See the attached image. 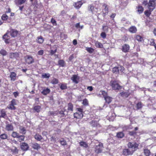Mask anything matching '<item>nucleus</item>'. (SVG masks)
<instances>
[{
	"label": "nucleus",
	"instance_id": "nucleus-39",
	"mask_svg": "<svg viewBox=\"0 0 156 156\" xmlns=\"http://www.w3.org/2000/svg\"><path fill=\"white\" fill-rule=\"evenodd\" d=\"M152 11H151V9L149 10H146L144 12L145 14L147 16H149L151 14V12Z\"/></svg>",
	"mask_w": 156,
	"mask_h": 156
},
{
	"label": "nucleus",
	"instance_id": "nucleus-57",
	"mask_svg": "<svg viewBox=\"0 0 156 156\" xmlns=\"http://www.w3.org/2000/svg\"><path fill=\"white\" fill-rule=\"evenodd\" d=\"M51 22L53 25H56L57 24L56 21L53 18L51 19Z\"/></svg>",
	"mask_w": 156,
	"mask_h": 156
},
{
	"label": "nucleus",
	"instance_id": "nucleus-55",
	"mask_svg": "<svg viewBox=\"0 0 156 156\" xmlns=\"http://www.w3.org/2000/svg\"><path fill=\"white\" fill-rule=\"evenodd\" d=\"M151 43L150 44L151 45H153L154 46V47H155V46H156V45L155 44V43L154 42V40L153 39H151V40L150 41Z\"/></svg>",
	"mask_w": 156,
	"mask_h": 156
},
{
	"label": "nucleus",
	"instance_id": "nucleus-52",
	"mask_svg": "<svg viewBox=\"0 0 156 156\" xmlns=\"http://www.w3.org/2000/svg\"><path fill=\"white\" fill-rule=\"evenodd\" d=\"M0 54L3 55H5L7 54V52L5 50L2 49L0 51Z\"/></svg>",
	"mask_w": 156,
	"mask_h": 156
},
{
	"label": "nucleus",
	"instance_id": "nucleus-1",
	"mask_svg": "<svg viewBox=\"0 0 156 156\" xmlns=\"http://www.w3.org/2000/svg\"><path fill=\"white\" fill-rule=\"evenodd\" d=\"M128 149H123V154L125 155H131L136 150L138 146V144L136 143L129 142L128 144Z\"/></svg>",
	"mask_w": 156,
	"mask_h": 156
},
{
	"label": "nucleus",
	"instance_id": "nucleus-50",
	"mask_svg": "<svg viewBox=\"0 0 156 156\" xmlns=\"http://www.w3.org/2000/svg\"><path fill=\"white\" fill-rule=\"evenodd\" d=\"M50 76L49 74L44 73L42 75V77L43 78H49Z\"/></svg>",
	"mask_w": 156,
	"mask_h": 156
},
{
	"label": "nucleus",
	"instance_id": "nucleus-13",
	"mask_svg": "<svg viewBox=\"0 0 156 156\" xmlns=\"http://www.w3.org/2000/svg\"><path fill=\"white\" fill-rule=\"evenodd\" d=\"M129 49V45L127 44H125L122 46V50L123 52H126L128 51Z\"/></svg>",
	"mask_w": 156,
	"mask_h": 156
},
{
	"label": "nucleus",
	"instance_id": "nucleus-22",
	"mask_svg": "<svg viewBox=\"0 0 156 156\" xmlns=\"http://www.w3.org/2000/svg\"><path fill=\"white\" fill-rule=\"evenodd\" d=\"M103 8H104V9L103 10V13L105 14H106L108 13V8L107 7V6L106 5L104 4L103 5Z\"/></svg>",
	"mask_w": 156,
	"mask_h": 156
},
{
	"label": "nucleus",
	"instance_id": "nucleus-20",
	"mask_svg": "<svg viewBox=\"0 0 156 156\" xmlns=\"http://www.w3.org/2000/svg\"><path fill=\"white\" fill-rule=\"evenodd\" d=\"M6 129L8 131H12L13 129V126L12 125L8 124L6 126Z\"/></svg>",
	"mask_w": 156,
	"mask_h": 156
},
{
	"label": "nucleus",
	"instance_id": "nucleus-54",
	"mask_svg": "<svg viewBox=\"0 0 156 156\" xmlns=\"http://www.w3.org/2000/svg\"><path fill=\"white\" fill-rule=\"evenodd\" d=\"M101 36L103 38H105L106 37V34L105 32H102L101 34Z\"/></svg>",
	"mask_w": 156,
	"mask_h": 156
},
{
	"label": "nucleus",
	"instance_id": "nucleus-8",
	"mask_svg": "<svg viewBox=\"0 0 156 156\" xmlns=\"http://www.w3.org/2000/svg\"><path fill=\"white\" fill-rule=\"evenodd\" d=\"M19 54L17 52L11 53H10L9 55V57L11 58L17 59L19 57Z\"/></svg>",
	"mask_w": 156,
	"mask_h": 156
},
{
	"label": "nucleus",
	"instance_id": "nucleus-59",
	"mask_svg": "<svg viewBox=\"0 0 156 156\" xmlns=\"http://www.w3.org/2000/svg\"><path fill=\"white\" fill-rule=\"evenodd\" d=\"M44 53V51L43 50H40L38 52V54L40 55H42Z\"/></svg>",
	"mask_w": 156,
	"mask_h": 156
},
{
	"label": "nucleus",
	"instance_id": "nucleus-18",
	"mask_svg": "<svg viewBox=\"0 0 156 156\" xmlns=\"http://www.w3.org/2000/svg\"><path fill=\"white\" fill-rule=\"evenodd\" d=\"M89 10L90 11L93 13H96L98 11V9L97 8H95L93 6L90 5L89 8Z\"/></svg>",
	"mask_w": 156,
	"mask_h": 156
},
{
	"label": "nucleus",
	"instance_id": "nucleus-64",
	"mask_svg": "<svg viewBox=\"0 0 156 156\" xmlns=\"http://www.w3.org/2000/svg\"><path fill=\"white\" fill-rule=\"evenodd\" d=\"M13 94L15 98H16L18 95V93L17 92H15L13 93Z\"/></svg>",
	"mask_w": 156,
	"mask_h": 156
},
{
	"label": "nucleus",
	"instance_id": "nucleus-16",
	"mask_svg": "<svg viewBox=\"0 0 156 156\" xmlns=\"http://www.w3.org/2000/svg\"><path fill=\"white\" fill-rule=\"evenodd\" d=\"M57 47L56 45H54L51 48L50 53L51 55L54 54L57 51Z\"/></svg>",
	"mask_w": 156,
	"mask_h": 156
},
{
	"label": "nucleus",
	"instance_id": "nucleus-60",
	"mask_svg": "<svg viewBox=\"0 0 156 156\" xmlns=\"http://www.w3.org/2000/svg\"><path fill=\"white\" fill-rule=\"evenodd\" d=\"M60 143L62 145H64L66 144V142L64 140H61Z\"/></svg>",
	"mask_w": 156,
	"mask_h": 156
},
{
	"label": "nucleus",
	"instance_id": "nucleus-62",
	"mask_svg": "<svg viewBox=\"0 0 156 156\" xmlns=\"http://www.w3.org/2000/svg\"><path fill=\"white\" fill-rule=\"evenodd\" d=\"M26 0H18V2L20 4H22L26 2Z\"/></svg>",
	"mask_w": 156,
	"mask_h": 156
},
{
	"label": "nucleus",
	"instance_id": "nucleus-47",
	"mask_svg": "<svg viewBox=\"0 0 156 156\" xmlns=\"http://www.w3.org/2000/svg\"><path fill=\"white\" fill-rule=\"evenodd\" d=\"M17 138H18L19 141L21 142L24 140V136L23 135L19 136Z\"/></svg>",
	"mask_w": 156,
	"mask_h": 156
},
{
	"label": "nucleus",
	"instance_id": "nucleus-41",
	"mask_svg": "<svg viewBox=\"0 0 156 156\" xmlns=\"http://www.w3.org/2000/svg\"><path fill=\"white\" fill-rule=\"evenodd\" d=\"M7 108L11 110H15L16 109V107L13 105L11 104L7 107Z\"/></svg>",
	"mask_w": 156,
	"mask_h": 156
},
{
	"label": "nucleus",
	"instance_id": "nucleus-53",
	"mask_svg": "<svg viewBox=\"0 0 156 156\" xmlns=\"http://www.w3.org/2000/svg\"><path fill=\"white\" fill-rule=\"evenodd\" d=\"M18 150L17 149V148L15 147L14 148V149H12V152L14 154H17L18 152Z\"/></svg>",
	"mask_w": 156,
	"mask_h": 156
},
{
	"label": "nucleus",
	"instance_id": "nucleus-37",
	"mask_svg": "<svg viewBox=\"0 0 156 156\" xmlns=\"http://www.w3.org/2000/svg\"><path fill=\"white\" fill-rule=\"evenodd\" d=\"M7 135L6 133H3L0 135V138L2 139H6L7 137Z\"/></svg>",
	"mask_w": 156,
	"mask_h": 156
},
{
	"label": "nucleus",
	"instance_id": "nucleus-51",
	"mask_svg": "<svg viewBox=\"0 0 156 156\" xmlns=\"http://www.w3.org/2000/svg\"><path fill=\"white\" fill-rule=\"evenodd\" d=\"M60 88L62 90L66 89L67 88V87L66 84H62L60 86Z\"/></svg>",
	"mask_w": 156,
	"mask_h": 156
},
{
	"label": "nucleus",
	"instance_id": "nucleus-38",
	"mask_svg": "<svg viewBox=\"0 0 156 156\" xmlns=\"http://www.w3.org/2000/svg\"><path fill=\"white\" fill-rule=\"evenodd\" d=\"M144 153L146 156H148L150 155V151L147 149H145L144 150Z\"/></svg>",
	"mask_w": 156,
	"mask_h": 156
},
{
	"label": "nucleus",
	"instance_id": "nucleus-45",
	"mask_svg": "<svg viewBox=\"0 0 156 156\" xmlns=\"http://www.w3.org/2000/svg\"><path fill=\"white\" fill-rule=\"evenodd\" d=\"M119 67H115L112 69V71L113 73H117L119 71Z\"/></svg>",
	"mask_w": 156,
	"mask_h": 156
},
{
	"label": "nucleus",
	"instance_id": "nucleus-7",
	"mask_svg": "<svg viewBox=\"0 0 156 156\" xmlns=\"http://www.w3.org/2000/svg\"><path fill=\"white\" fill-rule=\"evenodd\" d=\"M18 32L16 30L13 29H11L10 31H9V33H10L11 36L13 37L17 36Z\"/></svg>",
	"mask_w": 156,
	"mask_h": 156
},
{
	"label": "nucleus",
	"instance_id": "nucleus-28",
	"mask_svg": "<svg viewBox=\"0 0 156 156\" xmlns=\"http://www.w3.org/2000/svg\"><path fill=\"white\" fill-rule=\"evenodd\" d=\"M75 27L77 29H79V30L82 29L83 27V25H80V23H76L75 25Z\"/></svg>",
	"mask_w": 156,
	"mask_h": 156
},
{
	"label": "nucleus",
	"instance_id": "nucleus-4",
	"mask_svg": "<svg viewBox=\"0 0 156 156\" xmlns=\"http://www.w3.org/2000/svg\"><path fill=\"white\" fill-rule=\"evenodd\" d=\"M26 62L28 64H30L34 62V59L31 56L29 55H27L25 57Z\"/></svg>",
	"mask_w": 156,
	"mask_h": 156
},
{
	"label": "nucleus",
	"instance_id": "nucleus-40",
	"mask_svg": "<svg viewBox=\"0 0 156 156\" xmlns=\"http://www.w3.org/2000/svg\"><path fill=\"white\" fill-rule=\"evenodd\" d=\"M51 83L53 84H57L58 83V80L57 79L54 78L51 81Z\"/></svg>",
	"mask_w": 156,
	"mask_h": 156
},
{
	"label": "nucleus",
	"instance_id": "nucleus-12",
	"mask_svg": "<svg viewBox=\"0 0 156 156\" xmlns=\"http://www.w3.org/2000/svg\"><path fill=\"white\" fill-rule=\"evenodd\" d=\"M79 79L78 76L76 75H73L72 76L71 78V80L73 81L75 83L77 84L78 83V80Z\"/></svg>",
	"mask_w": 156,
	"mask_h": 156
},
{
	"label": "nucleus",
	"instance_id": "nucleus-23",
	"mask_svg": "<svg viewBox=\"0 0 156 156\" xmlns=\"http://www.w3.org/2000/svg\"><path fill=\"white\" fill-rule=\"evenodd\" d=\"M96 47L99 48H102L103 47V45L102 44L98 41H96L95 43Z\"/></svg>",
	"mask_w": 156,
	"mask_h": 156
},
{
	"label": "nucleus",
	"instance_id": "nucleus-34",
	"mask_svg": "<svg viewBox=\"0 0 156 156\" xmlns=\"http://www.w3.org/2000/svg\"><path fill=\"white\" fill-rule=\"evenodd\" d=\"M38 40H37V42L39 43L42 44L44 41V39L43 37L41 36L37 38Z\"/></svg>",
	"mask_w": 156,
	"mask_h": 156
},
{
	"label": "nucleus",
	"instance_id": "nucleus-25",
	"mask_svg": "<svg viewBox=\"0 0 156 156\" xmlns=\"http://www.w3.org/2000/svg\"><path fill=\"white\" fill-rule=\"evenodd\" d=\"M58 64L60 66L64 67L65 66V62L64 60H60L58 61Z\"/></svg>",
	"mask_w": 156,
	"mask_h": 156
},
{
	"label": "nucleus",
	"instance_id": "nucleus-36",
	"mask_svg": "<svg viewBox=\"0 0 156 156\" xmlns=\"http://www.w3.org/2000/svg\"><path fill=\"white\" fill-rule=\"evenodd\" d=\"M34 109L37 112H39L41 110V107L39 106H37L34 107Z\"/></svg>",
	"mask_w": 156,
	"mask_h": 156
},
{
	"label": "nucleus",
	"instance_id": "nucleus-5",
	"mask_svg": "<svg viewBox=\"0 0 156 156\" xmlns=\"http://www.w3.org/2000/svg\"><path fill=\"white\" fill-rule=\"evenodd\" d=\"M103 147V145L102 143H99V144L96 146L95 152L99 153H101L102 151V148Z\"/></svg>",
	"mask_w": 156,
	"mask_h": 156
},
{
	"label": "nucleus",
	"instance_id": "nucleus-6",
	"mask_svg": "<svg viewBox=\"0 0 156 156\" xmlns=\"http://www.w3.org/2000/svg\"><path fill=\"white\" fill-rule=\"evenodd\" d=\"M9 33V31H8L6 34L3 36V38L5 42L6 43H9L10 42V37L7 34Z\"/></svg>",
	"mask_w": 156,
	"mask_h": 156
},
{
	"label": "nucleus",
	"instance_id": "nucleus-56",
	"mask_svg": "<svg viewBox=\"0 0 156 156\" xmlns=\"http://www.w3.org/2000/svg\"><path fill=\"white\" fill-rule=\"evenodd\" d=\"M11 103L14 105H16L17 104L16 101V100L13 99L11 102Z\"/></svg>",
	"mask_w": 156,
	"mask_h": 156
},
{
	"label": "nucleus",
	"instance_id": "nucleus-11",
	"mask_svg": "<svg viewBox=\"0 0 156 156\" xmlns=\"http://www.w3.org/2000/svg\"><path fill=\"white\" fill-rule=\"evenodd\" d=\"M20 147L21 149L23 151H27L29 148L28 145L25 143H22Z\"/></svg>",
	"mask_w": 156,
	"mask_h": 156
},
{
	"label": "nucleus",
	"instance_id": "nucleus-43",
	"mask_svg": "<svg viewBox=\"0 0 156 156\" xmlns=\"http://www.w3.org/2000/svg\"><path fill=\"white\" fill-rule=\"evenodd\" d=\"M102 30L104 32H107L108 31V27L107 26H103L102 27Z\"/></svg>",
	"mask_w": 156,
	"mask_h": 156
},
{
	"label": "nucleus",
	"instance_id": "nucleus-33",
	"mask_svg": "<svg viewBox=\"0 0 156 156\" xmlns=\"http://www.w3.org/2000/svg\"><path fill=\"white\" fill-rule=\"evenodd\" d=\"M34 138L38 140H40L42 139L41 136L38 134H36L34 136Z\"/></svg>",
	"mask_w": 156,
	"mask_h": 156
},
{
	"label": "nucleus",
	"instance_id": "nucleus-49",
	"mask_svg": "<svg viewBox=\"0 0 156 156\" xmlns=\"http://www.w3.org/2000/svg\"><path fill=\"white\" fill-rule=\"evenodd\" d=\"M1 116L2 117H4L6 115L4 109H2L1 111Z\"/></svg>",
	"mask_w": 156,
	"mask_h": 156
},
{
	"label": "nucleus",
	"instance_id": "nucleus-63",
	"mask_svg": "<svg viewBox=\"0 0 156 156\" xmlns=\"http://www.w3.org/2000/svg\"><path fill=\"white\" fill-rule=\"evenodd\" d=\"M77 112L82 113L83 112V109L81 108H77Z\"/></svg>",
	"mask_w": 156,
	"mask_h": 156
},
{
	"label": "nucleus",
	"instance_id": "nucleus-35",
	"mask_svg": "<svg viewBox=\"0 0 156 156\" xmlns=\"http://www.w3.org/2000/svg\"><path fill=\"white\" fill-rule=\"evenodd\" d=\"M100 94L103 95V97L104 98H105V97H107L108 95H107V93L105 92L104 90H101L100 92Z\"/></svg>",
	"mask_w": 156,
	"mask_h": 156
},
{
	"label": "nucleus",
	"instance_id": "nucleus-32",
	"mask_svg": "<svg viewBox=\"0 0 156 156\" xmlns=\"http://www.w3.org/2000/svg\"><path fill=\"white\" fill-rule=\"evenodd\" d=\"M91 126L93 127L97 126L99 125L96 121H92L90 122Z\"/></svg>",
	"mask_w": 156,
	"mask_h": 156
},
{
	"label": "nucleus",
	"instance_id": "nucleus-21",
	"mask_svg": "<svg viewBox=\"0 0 156 156\" xmlns=\"http://www.w3.org/2000/svg\"><path fill=\"white\" fill-rule=\"evenodd\" d=\"M137 9V11L140 14L142 13L144 11L143 8L141 5H138Z\"/></svg>",
	"mask_w": 156,
	"mask_h": 156
},
{
	"label": "nucleus",
	"instance_id": "nucleus-44",
	"mask_svg": "<svg viewBox=\"0 0 156 156\" xmlns=\"http://www.w3.org/2000/svg\"><path fill=\"white\" fill-rule=\"evenodd\" d=\"M8 18V16L6 14H3L2 16V19L3 20H6Z\"/></svg>",
	"mask_w": 156,
	"mask_h": 156
},
{
	"label": "nucleus",
	"instance_id": "nucleus-19",
	"mask_svg": "<svg viewBox=\"0 0 156 156\" xmlns=\"http://www.w3.org/2000/svg\"><path fill=\"white\" fill-rule=\"evenodd\" d=\"M32 147L35 149L38 150L40 148V145L37 143L32 144Z\"/></svg>",
	"mask_w": 156,
	"mask_h": 156
},
{
	"label": "nucleus",
	"instance_id": "nucleus-24",
	"mask_svg": "<svg viewBox=\"0 0 156 156\" xmlns=\"http://www.w3.org/2000/svg\"><path fill=\"white\" fill-rule=\"evenodd\" d=\"M80 146L86 148L88 146L86 142L84 141H81L80 142Z\"/></svg>",
	"mask_w": 156,
	"mask_h": 156
},
{
	"label": "nucleus",
	"instance_id": "nucleus-9",
	"mask_svg": "<svg viewBox=\"0 0 156 156\" xmlns=\"http://www.w3.org/2000/svg\"><path fill=\"white\" fill-rule=\"evenodd\" d=\"M74 116L75 118L80 119L82 118L83 116V113L77 112L74 114Z\"/></svg>",
	"mask_w": 156,
	"mask_h": 156
},
{
	"label": "nucleus",
	"instance_id": "nucleus-30",
	"mask_svg": "<svg viewBox=\"0 0 156 156\" xmlns=\"http://www.w3.org/2000/svg\"><path fill=\"white\" fill-rule=\"evenodd\" d=\"M20 132L22 134H25L26 133V129L24 127L20 126Z\"/></svg>",
	"mask_w": 156,
	"mask_h": 156
},
{
	"label": "nucleus",
	"instance_id": "nucleus-58",
	"mask_svg": "<svg viewBox=\"0 0 156 156\" xmlns=\"http://www.w3.org/2000/svg\"><path fill=\"white\" fill-rule=\"evenodd\" d=\"M142 107V105L141 102H139L137 104V107L138 109L141 108Z\"/></svg>",
	"mask_w": 156,
	"mask_h": 156
},
{
	"label": "nucleus",
	"instance_id": "nucleus-14",
	"mask_svg": "<svg viewBox=\"0 0 156 156\" xmlns=\"http://www.w3.org/2000/svg\"><path fill=\"white\" fill-rule=\"evenodd\" d=\"M83 3L81 1H79L73 4L74 6L77 9H79Z\"/></svg>",
	"mask_w": 156,
	"mask_h": 156
},
{
	"label": "nucleus",
	"instance_id": "nucleus-42",
	"mask_svg": "<svg viewBox=\"0 0 156 156\" xmlns=\"http://www.w3.org/2000/svg\"><path fill=\"white\" fill-rule=\"evenodd\" d=\"M82 104L85 106H87L88 105V100L85 98L83 100Z\"/></svg>",
	"mask_w": 156,
	"mask_h": 156
},
{
	"label": "nucleus",
	"instance_id": "nucleus-46",
	"mask_svg": "<svg viewBox=\"0 0 156 156\" xmlns=\"http://www.w3.org/2000/svg\"><path fill=\"white\" fill-rule=\"evenodd\" d=\"M124 136L123 133L122 132H120L117 133V136L119 138H122Z\"/></svg>",
	"mask_w": 156,
	"mask_h": 156
},
{
	"label": "nucleus",
	"instance_id": "nucleus-26",
	"mask_svg": "<svg viewBox=\"0 0 156 156\" xmlns=\"http://www.w3.org/2000/svg\"><path fill=\"white\" fill-rule=\"evenodd\" d=\"M136 38L138 41H141L143 40V37L140 35H136Z\"/></svg>",
	"mask_w": 156,
	"mask_h": 156
},
{
	"label": "nucleus",
	"instance_id": "nucleus-2",
	"mask_svg": "<svg viewBox=\"0 0 156 156\" xmlns=\"http://www.w3.org/2000/svg\"><path fill=\"white\" fill-rule=\"evenodd\" d=\"M110 86L114 90H119L121 89L122 87L115 81H112L110 82Z\"/></svg>",
	"mask_w": 156,
	"mask_h": 156
},
{
	"label": "nucleus",
	"instance_id": "nucleus-31",
	"mask_svg": "<svg viewBox=\"0 0 156 156\" xmlns=\"http://www.w3.org/2000/svg\"><path fill=\"white\" fill-rule=\"evenodd\" d=\"M86 49L89 53H93L94 51V49L91 48L87 47Z\"/></svg>",
	"mask_w": 156,
	"mask_h": 156
},
{
	"label": "nucleus",
	"instance_id": "nucleus-61",
	"mask_svg": "<svg viewBox=\"0 0 156 156\" xmlns=\"http://www.w3.org/2000/svg\"><path fill=\"white\" fill-rule=\"evenodd\" d=\"M120 94L123 97L126 96V97H128V95H127V94L126 93L124 92H122L121 93H120Z\"/></svg>",
	"mask_w": 156,
	"mask_h": 156
},
{
	"label": "nucleus",
	"instance_id": "nucleus-17",
	"mask_svg": "<svg viewBox=\"0 0 156 156\" xmlns=\"http://www.w3.org/2000/svg\"><path fill=\"white\" fill-rule=\"evenodd\" d=\"M137 30L136 27L134 26H131L129 29V31L132 33H136Z\"/></svg>",
	"mask_w": 156,
	"mask_h": 156
},
{
	"label": "nucleus",
	"instance_id": "nucleus-48",
	"mask_svg": "<svg viewBox=\"0 0 156 156\" xmlns=\"http://www.w3.org/2000/svg\"><path fill=\"white\" fill-rule=\"evenodd\" d=\"M12 136L14 138L18 137L19 136V134L16 132H13L12 133Z\"/></svg>",
	"mask_w": 156,
	"mask_h": 156
},
{
	"label": "nucleus",
	"instance_id": "nucleus-3",
	"mask_svg": "<svg viewBox=\"0 0 156 156\" xmlns=\"http://www.w3.org/2000/svg\"><path fill=\"white\" fill-rule=\"evenodd\" d=\"M155 0H150L148 3L147 8L153 11L155 8Z\"/></svg>",
	"mask_w": 156,
	"mask_h": 156
},
{
	"label": "nucleus",
	"instance_id": "nucleus-29",
	"mask_svg": "<svg viewBox=\"0 0 156 156\" xmlns=\"http://www.w3.org/2000/svg\"><path fill=\"white\" fill-rule=\"evenodd\" d=\"M106 102L108 104L110 103L112 101V98L108 96L105 98Z\"/></svg>",
	"mask_w": 156,
	"mask_h": 156
},
{
	"label": "nucleus",
	"instance_id": "nucleus-15",
	"mask_svg": "<svg viewBox=\"0 0 156 156\" xmlns=\"http://www.w3.org/2000/svg\"><path fill=\"white\" fill-rule=\"evenodd\" d=\"M50 91V89L47 88H44L43 90L41 91V93L44 95H46L49 94Z\"/></svg>",
	"mask_w": 156,
	"mask_h": 156
},
{
	"label": "nucleus",
	"instance_id": "nucleus-27",
	"mask_svg": "<svg viewBox=\"0 0 156 156\" xmlns=\"http://www.w3.org/2000/svg\"><path fill=\"white\" fill-rule=\"evenodd\" d=\"M73 109V105L71 103H69L68 105V110L69 111H72Z\"/></svg>",
	"mask_w": 156,
	"mask_h": 156
},
{
	"label": "nucleus",
	"instance_id": "nucleus-10",
	"mask_svg": "<svg viewBox=\"0 0 156 156\" xmlns=\"http://www.w3.org/2000/svg\"><path fill=\"white\" fill-rule=\"evenodd\" d=\"M10 77L11 81H14L16 80V74L15 72H11Z\"/></svg>",
	"mask_w": 156,
	"mask_h": 156
}]
</instances>
